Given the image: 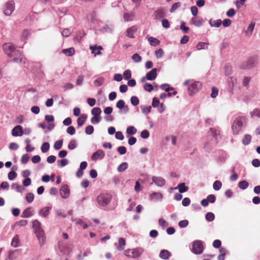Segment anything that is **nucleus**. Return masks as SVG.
<instances>
[{
	"instance_id": "1",
	"label": "nucleus",
	"mask_w": 260,
	"mask_h": 260,
	"mask_svg": "<svg viewBox=\"0 0 260 260\" xmlns=\"http://www.w3.org/2000/svg\"><path fill=\"white\" fill-rule=\"evenodd\" d=\"M3 49L5 53L12 58V61L25 64L26 58L23 56L21 52L16 49L15 46L11 43H5L3 45Z\"/></svg>"
},
{
	"instance_id": "2",
	"label": "nucleus",
	"mask_w": 260,
	"mask_h": 260,
	"mask_svg": "<svg viewBox=\"0 0 260 260\" xmlns=\"http://www.w3.org/2000/svg\"><path fill=\"white\" fill-rule=\"evenodd\" d=\"M112 199V195L110 193H101L96 198L98 206L100 208L105 210L107 206L111 203Z\"/></svg>"
},
{
	"instance_id": "3",
	"label": "nucleus",
	"mask_w": 260,
	"mask_h": 260,
	"mask_svg": "<svg viewBox=\"0 0 260 260\" xmlns=\"http://www.w3.org/2000/svg\"><path fill=\"white\" fill-rule=\"evenodd\" d=\"M246 123V118L244 116L237 117L234 121L232 129L234 135H237L242 128L244 126Z\"/></svg>"
},
{
	"instance_id": "4",
	"label": "nucleus",
	"mask_w": 260,
	"mask_h": 260,
	"mask_svg": "<svg viewBox=\"0 0 260 260\" xmlns=\"http://www.w3.org/2000/svg\"><path fill=\"white\" fill-rule=\"evenodd\" d=\"M144 249L141 247H137L131 249H126L124 251V254L128 258H138L141 256L144 252Z\"/></svg>"
},
{
	"instance_id": "5",
	"label": "nucleus",
	"mask_w": 260,
	"mask_h": 260,
	"mask_svg": "<svg viewBox=\"0 0 260 260\" xmlns=\"http://www.w3.org/2000/svg\"><path fill=\"white\" fill-rule=\"evenodd\" d=\"M192 252L196 254H200L202 253L204 250L203 241L197 240L192 242Z\"/></svg>"
},
{
	"instance_id": "6",
	"label": "nucleus",
	"mask_w": 260,
	"mask_h": 260,
	"mask_svg": "<svg viewBox=\"0 0 260 260\" xmlns=\"http://www.w3.org/2000/svg\"><path fill=\"white\" fill-rule=\"evenodd\" d=\"M202 86V83L199 81H193L188 87V92L190 95H193L198 92Z\"/></svg>"
},
{
	"instance_id": "7",
	"label": "nucleus",
	"mask_w": 260,
	"mask_h": 260,
	"mask_svg": "<svg viewBox=\"0 0 260 260\" xmlns=\"http://www.w3.org/2000/svg\"><path fill=\"white\" fill-rule=\"evenodd\" d=\"M157 70L156 68L152 69L150 71L146 74L145 77L141 78V82L144 83L146 80L152 81L155 79L157 77Z\"/></svg>"
},
{
	"instance_id": "8",
	"label": "nucleus",
	"mask_w": 260,
	"mask_h": 260,
	"mask_svg": "<svg viewBox=\"0 0 260 260\" xmlns=\"http://www.w3.org/2000/svg\"><path fill=\"white\" fill-rule=\"evenodd\" d=\"M257 62V58L256 57L250 58L247 61L243 62L241 66V68L242 69H250L255 67Z\"/></svg>"
},
{
	"instance_id": "9",
	"label": "nucleus",
	"mask_w": 260,
	"mask_h": 260,
	"mask_svg": "<svg viewBox=\"0 0 260 260\" xmlns=\"http://www.w3.org/2000/svg\"><path fill=\"white\" fill-rule=\"evenodd\" d=\"M15 3L13 1L8 2L6 4L4 13L7 16H10L15 10Z\"/></svg>"
},
{
	"instance_id": "10",
	"label": "nucleus",
	"mask_w": 260,
	"mask_h": 260,
	"mask_svg": "<svg viewBox=\"0 0 260 260\" xmlns=\"http://www.w3.org/2000/svg\"><path fill=\"white\" fill-rule=\"evenodd\" d=\"M116 107L120 109V113L126 114L129 111L128 106L125 105V102L122 100H119L116 103Z\"/></svg>"
},
{
	"instance_id": "11",
	"label": "nucleus",
	"mask_w": 260,
	"mask_h": 260,
	"mask_svg": "<svg viewBox=\"0 0 260 260\" xmlns=\"http://www.w3.org/2000/svg\"><path fill=\"white\" fill-rule=\"evenodd\" d=\"M60 194L62 198L68 199L70 194L69 187L67 184L63 185L60 189Z\"/></svg>"
},
{
	"instance_id": "12",
	"label": "nucleus",
	"mask_w": 260,
	"mask_h": 260,
	"mask_svg": "<svg viewBox=\"0 0 260 260\" xmlns=\"http://www.w3.org/2000/svg\"><path fill=\"white\" fill-rule=\"evenodd\" d=\"M35 234L39 240L40 246L41 247L43 246L44 245L46 240V236L44 231L43 230L36 233Z\"/></svg>"
},
{
	"instance_id": "13",
	"label": "nucleus",
	"mask_w": 260,
	"mask_h": 260,
	"mask_svg": "<svg viewBox=\"0 0 260 260\" xmlns=\"http://www.w3.org/2000/svg\"><path fill=\"white\" fill-rule=\"evenodd\" d=\"M23 135V130L22 126L17 125L12 130V135L14 137H20Z\"/></svg>"
},
{
	"instance_id": "14",
	"label": "nucleus",
	"mask_w": 260,
	"mask_h": 260,
	"mask_svg": "<svg viewBox=\"0 0 260 260\" xmlns=\"http://www.w3.org/2000/svg\"><path fill=\"white\" fill-rule=\"evenodd\" d=\"M105 155V154L102 150H98L92 154L91 159L92 161H96L103 159Z\"/></svg>"
},
{
	"instance_id": "15",
	"label": "nucleus",
	"mask_w": 260,
	"mask_h": 260,
	"mask_svg": "<svg viewBox=\"0 0 260 260\" xmlns=\"http://www.w3.org/2000/svg\"><path fill=\"white\" fill-rule=\"evenodd\" d=\"M166 11L164 8H159L157 9L154 13L153 16L155 19H160L166 16Z\"/></svg>"
},
{
	"instance_id": "16",
	"label": "nucleus",
	"mask_w": 260,
	"mask_h": 260,
	"mask_svg": "<svg viewBox=\"0 0 260 260\" xmlns=\"http://www.w3.org/2000/svg\"><path fill=\"white\" fill-rule=\"evenodd\" d=\"M52 209L51 206H46L41 208L39 211V215L43 217L46 218L49 214L50 211Z\"/></svg>"
},
{
	"instance_id": "17",
	"label": "nucleus",
	"mask_w": 260,
	"mask_h": 260,
	"mask_svg": "<svg viewBox=\"0 0 260 260\" xmlns=\"http://www.w3.org/2000/svg\"><path fill=\"white\" fill-rule=\"evenodd\" d=\"M152 180L156 185L159 187H162L166 184L165 180L161 177L153 176L152 178Z\"/></svg>"
},
{
	"instance_id": "18",
	"label": "nucleus",
	"mask_w": 260,
	"mask_h": 260,
	"mask_svg": "<svg viewBox=\"0 0 260 260\" xmlns=\"http://www.w3.org/2000/svg\"><path fill=\"white\" fill-rule=\"evenodd\" d=\"M163 198L162 194L160 192H154L151 193L149 196V200L151 201L157 202L161 201Z\"/></svg>"
},
{
	"instance_id": "19",
	"label": "nucleus",
	"mask_w": 260,
	"mask_h": 260,
	"mask_svg": "<svg viewBox=\"0 0 260 260\" xmlns=\"http://www.w3.org/2000/svg\"><path fill=\"white\" fill-rule=\"evenodd\" d=\"M34 215V210L30 207L26 208L22 213L21 216L23 218H29Z\"/></svg>"
},
{
	"instance_id": "20",
	"label": "nucleus",
	"mask_w": 260,
	"mask_h": 260,
	"mask_svg": "<svg viewBox=\"0 0 260 260\" xmlns=\"http://www.w3.org/2000/svg\"><path fill=\"white\" fill-rule=\"evenodd\" d=\"M210 130L212 136L215 139L214 143H217V141L220 138V131L219 129H216L215 128H210Z\"/></svg>"
},
{
	"instance_id": "21",
	"label": "nucleus",
	"mask_w": 260,
	"mask_h": 260,
	"mask_svg": "<svg viewBox=\"0 0 260 260\" xmlns=\"http://www.w3.org/2000/svg\"><path fill=\"white\" fill-rule=\"evenodd\" d=\"M190 22L196 26L200 27L203 25L204 21L202 18L194 17L191 18Z\"/></svg>"
},
{
	"instance_id": "22",
	"label": "nucleus",
	"mask_w": 260,
	"mask_h": 260,
	"mask_svg": "<svg viewBox=\"0 0 260 260\" xmlns=\"http://www.w3.org/2000/svg\"><path fill=\"white\" fill-rule=\"evenodd\" d=\"M89 48L91 50L92 53L94 54L95 56L101 54V50L103 49V47L101 46L97 45L90 46Z\"/></svg>"
},
{
	"instance_id": "23",
	"label": "nucleus",
	"mask_w": 260,
	"mask_h": 260,
	"mask_svg": "<svg viewBox=\"0 0 260 260\" xmlns=\"http://www.w3.org/2000/svg\"><path fill=\"white\" fill-rule=\"evenodd\" d=\"M171 256V253L167 250H161L159 253V256L160 258L167 260Z\"/></svg>"
},
{
	"instance_id": "24",
	"label": "nucleus",
	"mask_w": 260,
	"mask_h": 260,
	"mask_svg": "<svg viewBox=\"0 0 260 260\" xmlns=\"http://www.w3.org/2000/svg\"><path fill=\"white\" fill-rule=\"evenodd\" d=\"M32 228L34 229L35 233L43 230L42 228L41 223L37 219H36L32 222Z\"/></svg>"
},
{
	"instance_id": "25",
	"label": "nucleus",
	"mask_w": 260,
	"mask_h": 260,
	"mask_svg": "<svg viewBox=\"0 0 260 260\" xmlns=\"http://www.w3.org/2000/svg\"><path fill=\"white\" fill-rule=\"evenodd\" d=\"M174 189H178L179 193H184L188 191V187L186 186L184 183H179Z\"/></svg>"
},
{
	"instance_id": "26",
	"label": "nucleus",
	"mask_w": 260,
	"mask_h": 260,
	"mask_svg": "<svg viewBox=\"0 0 260 260\" xmlns=\"http://www.w3.org/2000/svg\"><path fill=\"white\" fill-rule=\"evenodd\" d=\"M87 115L85 114H82L81 116L78 118L77 119V124L78 127H80L84 124L86 119H87Z\"/></svg>"
},
{
	"instance_id": "27",
	"label": "nucleus",
	"mask_w": 260,
	"mask_h": 260,
	"mask_svg": "<svg viewBox=\"0 0 260 260\" xmlns=\"http://www.w3.org/2000/svg\"><path fill=\"white\" fill-rule=\"evenodd\" d=\"M72 221H75L76 224H80L81 225L83 229H86L88 228V225L86 223H85L83 220L80 218H75L74 217H72Z\"/></svg>"
},
{
	"instance_id": "28",
	"label": "nucleus",
	"mask_w": 260,
	"mask_h": 260,
	"mask_svg": "<svg viewBox=\"0 0 260 260\" xmlns=\"http://www.w3.org/2000/svg\"><path fill=\"white\" fill-rule=\"evenodd\" d=\"M137 30V28L135 26H132L128 28L126 31V36L130 38H134V33Z\"/></svg>"
},
{
	"instance_id": "29",
	"label": "nucleus",
	"mask_w": 260,
	"mask_h": 260,
	"mask_svg": "<svg viewBox=\"0 0 260 260\" xmlns=\"http://www.w3.org/2000/svg\"><path fill=\"white\" fill-rule=\"evenodd\" d=\"M148 41L150 43V45L152 46H156L160 44V41L152 37H149L148 38Z\"/></svg>"
},
{
	"instance_id": "30",
	"label": "nucleus",
	"mask_w": 260,
	"mask_h": 260,
	"mask_svg": "<svg viewBox=\"0 0 260 260\" xmlns=\"http://www.w3.org/2000/svg\"><path fill=\"white\" fill-rule=\"evenodd\" d=\"M255 26L254 22H251V23L248 26L247 29L245 30V34L248 36H251Z\"/></svg>"
},
{
	"instance_id": "31",
	"label": "nucleus",
	"mask_w": 260,
	"mask_h": 260,
	"mask_svg": "<svg viewBox=\"0 0 260 260\" xmlns=\"http://www.w3.org/2000/svg\"><path fill=\"white\" fill-rule=\"evenodd\" d=\"M125 245V240L121 238L119 239V245L117 246L116 248L119 251H122L124 249V246Z\"/></svg>"
},
{
	"instance_id": "32",
	"label": "nucleus",
	"mask_w": 260,
	"mask_h": 260,
	"mask_svg": "<svg viewBox=\"0 0 260 260\" xmlns=\"http://www.w3.org/2000/svg\"><path fill=\"white\" fill-rule=\"evenodd\" d=\"M140 108L142 110V112L145 115H148L149 113H150L151 111V107L150 106H141Z\"/></svg>"
},
{
	"instance_id": "33",
	"label": "nucleus",
	"mask_w": 260,
	"mask_h": 260,
	"mask_svg": "<svg viewBox=\"0 0 260 260\" xmlns=\"http://www.w3.org/2000/svg\"><path fill=\"white\" fill-rule=\"evenodd\" d=\"M209 23L211 26L218 27L221 25L222 23V21L221 19H217L216 20L213 21L210 20L209 22Z\"/></svg>"
},
{
	"instance_id": "34",
	"label": "nucleus",
	"mask_w": 260,
	"mask_h": 260,
	"mask_svg": "<svg viewBox=\"0 0 260 260\" xmlns=\"http://www.w3.org/2000/svg\"><path fill=\"white\" fill-rule=\"evenodd\" d=\"M137 132V128L134 126H129L126 128V133L129 135H134Z\"/></svg>"
},
{
	"instance_id": "35",
	"label": "nucleus",
	"mask_w": 260,
	"mask_h": 260,
	"mask_svg": "<svg viewBox=\"0 0 260 260\" xmlns=\"http://www.w3.org/2000/svg\"><path fill=\"white\" fill-rule=\"evenodd\" d=\"M251 141V136L250 135L246 134L244 136L242 140V144L244 145H248Z\"/></svg>"
},
{
	"instance_id": "36",
	"label": "nucleus",
	"mask_w": 260,
	"mask_h": 260,
	"mask_svg": "<svg viewBox=\"0 0 260 260\" xmlns=\"http://www.w3.org/2000/svg\"><path fill=\"white\" fill-rule=\"evenodd\" d=\"M63 53L68 56H71L75 53V49L74 48L71 47L68 49H63Z\"/></svg>"
},
{
	"instance_id": "37",
	"label": "nucleus",
	"mask_w": 260,
	"mask_h": 260,
	"mask_svg": "<svg viewBox=\"0 0 260 260\" xmlns=\"http://www.w3.org/2000/svg\"><path fill=\"white\" fill-rule=\"evenodd\" d=\"M160 88L165 90L166 92H169V91H172L174 90V88L172 87H170V85L169 84L165 83L162 84L160 86Z\"/></svg>"
},
{
	"instance_id": "38",
	"label": "nucleus",
	"mask_w": 260,
	"mask_h": 260,
	"mask_svg": "<svg viewBox=\"0 0 260 260\" xmlns=\"http://www.w3.org/2000/svg\"><path fill=\"white\" fill-rule=\"evenodd\" d=\"M128 168V164L126 162H124L119 165L117 168V171L119 172H122L126 170Z\"/></svg>"
},
{
	"instance_id": "39",
	"label": "nucleus",
	"mask_w": 260,
	"mask_h": 260,
	"mask_svg": "<svg viewBox=\"0 0 260 260\" xmlns=\"http://www.w3.org/2000/svg\"><path fill=\"white\" fill-rule=\"evenodd\" d=\"M208 43L206 42H199L196 46L197 50L207 49L208 48Z\"/></svg>"
},
{
	"instance_id": "40",
	"label": "nucleus",
	"mask_w": 260,
	"mask_h": 260,
	"mask_svg": "<svg viewBox=\"0 0 260 260\" xmlns=\"http://www.w3.org/2000/svg\"><path fill=\"white\" fill-rule=\"evenodd\" d=\"M249 186V183L245 180H243L239 182V187L243 190L246 189Z\"/></svg>"
},
{
	"instance_id": "41",
	"label": "nucleus",
	"mask_w": 260,
	"mask_h": 260,
	"mask_svg": "<svg viewBox=\"0 0 260 260\" xmlns=\"http://www.w3.org/2000/svg\"><path fill=\"white\" fill-rule=\"evenodd\" d=\"M77 147V143L75 140H72L68 144V148L70 150H73Z\"/></svg>"
},
{
	"instance_id": "42",
	"label": "nucleus",
	"mask_w": 260,
	"mask_h": 260,
	"mask_svg": "<svg viewBox=\"0 0 260 260\" xmlns=\"http://www.w3.org/2000/svg\"><path fill=\"white\" fill-rule=\"evenodd\" d=\"M143 88L145 90L150 92L153 89V85L149 83H146L143 85Z\"/></svg>"
},
{
	"instance_id": "43",
	"label": "nucleus",
	"mask_w": 260,
	"mask_h": 260,
	"mask_svg": "<svg viewBox=\"0 0 260 260\" xmlns=\"http://www.w3.org/2000/svg\"><path fill=\"white\" fill-rule=\"evenodd\" d=\"M12 187L15 188L18 192H22L24 190V188L23 186L16 183L13 184Z\"/></svg>"
},
{
	"instance_id": "44",
	"label": "nucleus",
	"mask_w": 260,
	"mask_h": 260,
	"mask_svg": "<svg viewBox=\"0 0 260 260\" xmlns=\"http://www.w3.org/2000/svg\"><path fill=\"white\" fill-rule=\"evenodd\" d=\"M205 218L208 222H211L214 220L215 215L212 212H208L206 215Z\"/></svg>"
},
{
	"instance_id": "45",
	"label": "nucleus",
	"mask_w": 260,
	"mask_h": 260,
	"mask_svg": "<svg viewBox=\"0 0 260 260\" xmlns=\"http://www.w3.org/2000/svg\"><path fill=\"white\" fill-rule=\"evenodd\" d=\"M50 148V144L48 142L44 143L41 148V151L43 153L47 152Z\"/></svg>"
},
{
	"instance_id": "46",
	"label": "nucleus",
	"mask_w": 260,
	"mask_h": 260,
	"mask_svg": "<svg viewBox=\"0 0 260 260\" xmlns=\"http://www.w3.org/2000/svg\"><path fill=\"white\" fill-rule=\"evenodd\" d=\"M221 186H222L221 182L219 180L215 181L214 182L213 185V189L216 191H218L219 189H220V188H221Z\"/></svg>"
},
{
	"instance_id": "47",
	"label": "nucleus",
	"mask_w": 260,
	"mask_h": 260,
	"mask_svg": "<svg viewBox=\"0 0 260 260\" xmlns=\"http://www.w3.org/2000/svg\"><path fill=\"white\" fill-rule=\"evenodd\" d=\"M69 164V160L66 158H63L58 161L57 166L59 168H62Z\"/></svg>"
},
{
	"instance_id": "48",
	"label": "nucleus",
	"mask_w": 260,
	"mask_h": 260,
	"mask_svg": "<svg viewBox=\"0 0 260 260\" xmlns=\"http://www.w3.org/2000/svg\"><path fill=\"white\" fill-rule=\"evenodd\" d=\"M63 140L61 139L56 141L54 145V148L55 150H59L62 147Z\"/></svg>"
},
{
	"instance_id": "49",
	"label": "nucleus",
	"mask_w": 260,
	"mask_h": 260,
	"mask_svg": "<svg viewBox=\"0 0 260 260\" xmlns=\"http://www.w3.org/2000/svg\"><path fill=\"white\" fill-rule=\"evenodd\" d=\"M101 112H102V110H101V108H100L99 107L93 108L91 110V114L95 116V117L99 116V115L101 114Z\"/></svg>"
},
{
	"instance_id": "50",
	"label": "nucleus",
	"mask_w": 260,
	"mask_h": 260,
	"mask_svg": "<svg viewBox=\"0 0 260 260\" xmlns=\"http://www.w3.org/2000/svg\"><path fill=\"white\" fill-rule=\"evenodd\" d=\"M131 103L134 106H137L139 104V100L136 96H132L131 98Z\"/></svg>"
},
{
	"instance_id": "51",
	"label": "nucleus",
	"mask_w": 260,
	"mask_h": 260,
	"mask_svg": "<svg viewBox=\"0 0 260 260\" xmlns=\"http://www.w3.org/2000/svg\"><path fill=\"white\" fill-rule=\"evenodd\" d=\"M103 29L106 32H112L114 29V26L112 24H107L103 27Z\"/></svg>"
},
{
	"instance_id": "52",
	"label": "nucleus",
	"mask_w": 260,
	"mask_h": 260,
	"mask_svg": "<svg viewBox=\"0 0 260 260\" xmlns=\"http://www.w3.org/2000/svg\"><path fill=\"white\" fill-rule=\"evenodd\" d=\"M11 245L14 247H18L19 246V239L17 236L14 237L12 239Z\"/></svg>"
},
{
	"instance_id": "53",
	"label": "nucleus",
	"mask_w": 260,
	"mask_h": 260,
	"mask_svg": "<svg viewBox=\"0 0 260 260\" xmlns=\"http://www.w3.org/2000/svg\"><path fill=\"white\" fill-rule=\"evenodd\" d=\"M26 200L28 203L32 202L34 199V195L31 192L27 193L26 195Z\"/></svg>"
},
{
	"instance_id": "54",
	"label": "nucleus",
	"mask_w": 260,
	"mask_h": 260,
	"mask_svg": "<svg viewBox=\"0 0 260 260\" xmlns=\"http://www.w3.org/2000/svg\"><path fill=\"white\" fill-rule=\"evenodd\" d=\"M188 221L186 219H184L180 221L178 223V225L180 228H185L188 226Z\"/></svg>"
},
{
	"instance_id": "55",
	"label": "nucleus",
	"mask_w": 260,
	"mask_h": 260,
	"mask_svg": "<svg viewBox=\"0 0 260 260\" xmlns=\"http://www.w3.org/2000/svg\"><path fill=\"white\" fill-rule=\"evenodd\" d=\"M164 54V51L162 49L160 48L155 51V55L157 58H161Z\"/></svg>"
},
{
	"instance_id": "56",
	"label": "nucleus",
	"mask_w": 260,
	"mask_h": 260,
	"mask_svg": "<svg viewBox=\"0 0 260 260\" xmlns=\"http://www.w3.org/2000/svg\"><path fill=\"white\" fill-rule=\"evenodd\" d=\"M104 78L103 77H100L94 81V84L96 86H100L104 83Z\"/></svg>"
},
{
	"instance_id": "57",
	"label": "nucleus",
	"mask_w": 260,
	"mask_h": 260,
	"mask_svg": "<svg viewBox=\"0 0 260 260\" xmlns=\"http://www.w3.org/2000/svg\"><path fill=\"white\" fill-rule=\"evenodd\" d=\"M181 6V3L180 2H176L174 3L170 9V12L171 13L174 12L175 10L179 8Z\"/></svg>"
},
{
	"instance_id": "58",
	"label": "nucleus",
	"mask_w": 260,
	"mask_h": 260,
	"mask_svg": "<svg viewBox=\"0 0 260 260\" xmlns=\"http://www.w3.org/2000/svg\"><path fill=\"white\" fill-rule=\"evenodd\" d=\"M140 181L141 182H143V181L140 179H139L138 180H137L136 182V184L135 186V190L138 192L141 190V186L140 184Z\"/></svg>"
},
{
	"instance_id": "59",
	"label": "nucleus",
	"mask_w": 260,
	"mask_h": 260,
	"mask_svg": "<svg viewBox=\"0 0 260 260\" xmlns=\"http://www.w3.org/2000/svg\"><path fill=\"white\" fill-rule=\"evenodd\" d=\"M140 136L142 138L146 139L149 137L150 133L147 129L143 130L141 133Z\"/></svg>"
},
{
	"instance_id": "60",
	"label": "nucleus",
	"mask_w": 260,
	"mask_h": 260,
	"mask_svg": "<svg viewBox=\"0 0 260 260\" xmlns=\"http://www.w3.org/2000/svg\"><path fill=\"white\" fill-rule=\"evenodd\" d=\"M94 131V127L92 125H88L85 128V133L87 135H91Z\"/></svg>"
},
{
	"instance_id": "61",
	"label": "nucleus",
	"mask_w": 260,
	"mask_h": 260,
	"mask_svg": "<svg viewBox=\"0 0 260 260\" xmlns=\"http://www.w3.org/2000/svg\"><path fill=\"white\" fill-rule=\"evenodd\" d=\"M123 77L125 80L129 79L132 77V73L131 70H126L123 73Z\"/></svg>"
},
{
	"instance_id": "62",
	"label": "nucleus",
	"mask_w": 260,
	"mask_h": 260,
	"mask_svg": "<svg viewBox=\"0 0 260 260\" xmlns=\"http://www.w3.org/2000/svg\"><path fill=\"white\" fill-rule=\"evenodd\" d=\"M132 59L136 62H139L142 60V57L137 53H135L133 55Z\"/></svg>"
},
{
	"instance_id": "63",
	"label": "nucleus",
	"mask_w": 260,
	"mask_h": 260,
	"mask_svg": "<svg viewBox=\"0 0 260 260\" xmlns=\"http://www.w3.org/2000/svg\"><path fill=\"white\" fill-rule=\"evenodd\" d=\"M117 150L120 155H123L126 152V147L123 146L118 147L117 149Z\"/></svg>"
},
{
	"instance_id": "64",
	"label": "nucleus",
	"mask_w": 260,
	"mask_h": 260,
	"mask_svg": "<svg viewBox=\"0 0 260 260\" xmlns=\"http://www.w3.org/2000/svg\"><path fill=\"white\" fill-rule=\"evenodd\" d=\"M251 117L256 116L260 118V109H255L250 113Z\"/></svg>"
}]
</instances>
